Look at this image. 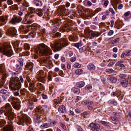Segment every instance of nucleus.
<instances>
[{"instance_id": "nucleus-58", "label": "nucleus", "mask_w": 131, "mask_h": 131, "mask_svg": "<svg viewBox=\"0 0 131 131\" xmlns=\"http://www.w3.org/2000/svg\"><path fill=\"white\" fill-rule=\"evenodd\" d=\"M41 95L42 97V98L43 99H46L48 98V96L47 95L45 94H42Z\"/></svg>"}, {"instance_id": "nucleus-27", "label": "nucleus", "mask_w": 131, "mask_h": 131, "mask_svg": "<svg viewBox=\"0 0 131 131\" xmlns=\"http://www.w3.org/2000/svg\"><path fill=\"white\" fill-rule=\"evenodd\" d=\"M128 82L127 80L125 79L122 80L121 84L124 87H126L127 85Z\"/></svg>"}, {"instance_id": "nucleus-18", "label": "nucleus", "mask_w": 131, "mask_h": 131, "mask_svg": "<svg viewBox=\"0 0 131 131\" xmlns=\"http://www.w3.org/2000/svg\"><path fill=\"white\" fill-rule=\"evenodd\" d=\"M89 35L90 39H93L95 37H97L100 35L94 31H91L89 32Z\"/></svg>"}, {"instance_id": "nucleus-10", "label": "nucleus", "mask_w": 131, "mask_h": 131, "mask_svg": "<svg viewBox=\"0 0 131 131\" xmlns=\"http://www.w3.org/2000/svg\"><path fill=\"white\" fill-rule=\"evenodd\" d=\"M19 40H17L14 41L13 43H12V45L14 47V49L17 53L21 51L22 49L21 45H23V43H21L20 46H19Z\"/></svg>"}, {"instance_id": "nucleus-28", "label": "nucleus", "mask_w": 131, "mask_h": 131, "mask_svg": "<svg viewBox=\"0 0 131 131\" xmlns=\"http://www.w3.org/2000/svg\"><path fill=\"white\" fill-rule=\"evenodd\" d=\"M84 82L83 81H81L77 82L76 84V85L78 87L82 88L84 85Z\"/></svg>"}, {"instance_id": "nucleus-48", "label": "nucleus", "mask_w": 131, "mask_h": 131, "mask_svg": "<svg viewBox=\"0 0 131 131\" xmlns=\"http://www.w3.org/2000/svg\"><path fill=\"white\" fill-rule=\"evenodd\" d=\"M60 125L64 130H66L67 128L64 124L61 123H60Z\"/></svg>"}, {"instance_id": "nucleus-14", "label": "nucleus", "mask_w": 131, "mask_h": 131, "mask_svg": "<svg viewBox=\"0 0 131 131\" xmlns=\"http://www.w3.org/2000/svg\"><path fill=\"white\" fill-rule=\"evenodd\" d=\"M8 20V16L7 15L0 17V26L4 25L6 24Z\"/></svg>"}, {"instance_id": "nucleus-44", "label": "nucleus", "mask_w": 131, "mask_h": 131, "mask_svg": "<svg viewBox=\"0 0 131 131\" xmlns=\"http://www.w3.org/2000/svg\"><path fill=\"white\" fill-rule=\"evenodd\" d=\"M89 113L90 112H87L85 111L81 113V114L82 116H83L85 118V116L88 115Z\"/></svg>"}, {"instance_id": "nucleus-33", "label": "nucleus", "mask_w": 131, "mask_h": 131, "mask_svg": "<svg viewBox=\"0 0 131 131\" xmlns=\"http://www.w3.org/2000/svg\"><path fill=\"white\" fill-rule=\"evenodd\" d=\"M33 3L35 5L37 6H41L42 4L41 1L38 0L34 1Z\"/></svg>"}, {"instance_id": "nucleus-50", "label": "nucleus", "mask_w": 131, "mask_h": 131, "mask_svg": "<svg viewBox=\"0 0 131 131\" xmlns=\"http://www.w3.org/2000/svg\"><path fill=\"white\" fill-rule=\"evenodd\" d=\"M73 66L75 68H80L81 67V65L78 63H76L73 65Z\"/></svg>"}, {"instance_id": "nucleus-57", "label": "nucleus", "mask_w": 131, "mask_h": 131, "mask_svg": "<svg viewBox=\"0 0 131 131\" xmlns=\"http://www.w3.org/2000/svg\"><path fill=\"white\" fill-rule=\"evenodd\" d=\"M76 58L75 57H73L71 58L70 59V61L71 62H74L76 60Z\"/></svg>"}, {"instance_id": "nucleus-15", "label": "nucleus", "mask_w": 131, "mask_h": 131, "mask_svg": "<svg viewBox=\"0 0 131 131\" xmlns=\"http://www.w3.org/2000/svg\"><path fill=\"white\" fill-rule=\"evenodd\" d=\"M34 64L32 62H29L27 63L25 66V69L26 70H29L31 72H32V68Z\"/></svg>"}, {"instance_id": "nucleus-30", "label": "nucleus", "mask_w": 131, "mask_h": 131, "mask_svg": "<svg viewBox=\"0 0 131 131\" xmlns=\"http://www.w3.org/2000/svg\"><path fill=\"white\" fill-rule=\"evenodd\" d=\"M33 21L31 20H27L26 18H25L23 20L22 22L23 24H31Z\"/></svg>"}, {"instance_id": "nucleus-16", "label": "nucleus", "mask_w": 131, "mask_h": 131, "mask_svg": "<svg viewBox=\"0 0 131 131\" xmlns=\"http://www.w3.org/2000/svg\"><path fill=\"white\" fill-rule=\"evenodd\" d=\"M37 29L36 30V32L39 34V35L41 36L43 34H44L45 31V29L43 28H42L41 27H39L37 28Z\"/></svg>"}, {"instance_id": "nucleus-11", "label": "nucleus", "mask_w": 131, "mask_h": 131, "mask_svg": "<svg viewBox=\"0 0 131 131\" xmlns=\"http://www.w3.org/2000/svg\"><path fill=\"white\" fill-rule=\"evenodd\" d=\"M7 35L16 37L17 35V31L14 27H11L8 29L6 32Z\"/></svg>"}, {"instance_id": "nucleus-56", "label": "nucleus", "mask_w": 131, "mask_h": 131, "mask_svg": "<svg viewBox=\"0 0 131 131\" xmlns=\"http://www.w3.org/2000/svg\"><path fill=\"white\" fill-rule=\"evenodd\" d=\"M104 1V4L105 6H107L109 2L108 0H103Z\"/></svg>"}, {"instance_id": "nucleus-2", "label": "nucleus", "mask_w": 131, "mask_h": 131, "mask_svg": "<svg viewBox=\"0 0 131 131\" xmlns=\"http://www.w3.org/2000/svg\"><path fill=\"white\" fill-rule=\"evenodd\" d=\"M35 52L41 56H49L52 54V51L50 48L45 44L40 45L34 49Z\"/></svg>"}, {"instance_id": "nucleus-13", "label": "nucleus", "mask_w": 131, "mask_h": 131, "mask_svg": "<svg viewBox=\"0 0 131 131\" xmlns=\"http://www.w3.org/2000/svg\"><path fill=\"white\" fill-rule=\"evenodd\" d=\"M90 126L92 128L91 130L94 131H100V126L97 124L92 123L90 125Z\"/></svg>"}, {"instance_id": "nucleus-54", "label": "nucleus", "mask_w": 131, "mask_h": 131, "mask_svg": "<svg viewBox=\"0 0 131 131\" xmlns=\"http://www.w3.org/2000/svg\"><path fill=\"white\" fill-rule=\"evenodd\" d=\"M16 20L17 23H18L21 21L22 19L21 18L16 17Z\"/></svg>"}, {"instance_id": "nucleus-52", "label": "nucleus", "mask_w": 131, "mask_h": 131, "mask_svg": "<svg viewBox=\"0 0 131 131\" xmlns=\"http://www.w3.org/2000/svg\"><path fill=\"white\" fill-rule=\"evenodd\" d=\"M19 79L20 80L19 81L20 82V81L22 83H23L24 82V80L25 78L24 77L23 78L22 76H19ZM18 81H19V80Z\"/></svg>"}, {"instance_id": "nucleus-46", "label": "nucleus", "mask_w": 131, "mask_h": 131, "mask_svg": "<svg viewBox=\"0 0 131 131\" xmlns=\"http://www.w3.org/2000/svg\"><path fill=\"white\" fill-rule=\"evenodd\" d=\"M106 71L109 73H114L115 71L112 69H107L106 70Z\"/></svg>"}, {"instance_id": "nucleus-4", "label": "nucleus", "mask_w": 131, "mask_h": 131, "mask_svg": "<svg viewBox=\"0 0 131 131\" xmlns=\"http://www.w3.org/2000/svg\"><path fill=\"white\" fill-rule=\"evenodd\" d=\"M0 51L4 55L8 57H11L13 53L9 44H3L0 43Z\"/></svg>"}, {"instance_id": "nucleus-45", "label": "nucleus", "mask_w": 131, "mask_h": 131, "mask_svg": "<svg viewBox=\"0 0 131 131\" xmlns=\"http://www.w3.org/2000/svg\"><path fill=\"white\" fill-rule=\"evenodd\" d=\"M61 34L59 32H58L55 34L53 35L54 38H57L58 37L61 36Z\"/></svg>"}, {"instance_id": "nucleus-59", "label": "nucleus", "mask_w": 131, "mask_h": 131, "mask_svg": "<svg viewBox=\"0 0 131 131\" xmlns=\"http://www.w3.org/2000/svg\"><path fill=\"white\" fill-rule=\"evenodd\" d=\"M73 54V52L71 51H69L67 53V54L70 57L72 56Z\"/></svg>"}, {"instance_id": "nucleus-63", "label": "nucleus", "mask_w": 131, "mask_h": 131, "mask_svg": "<svg viewBox=\"0 0 131 131\" xmlns=\"http://www.w3.org/2000/svg\"><path fill=\"white\" fill-rule=\"evenodd\" d=\"M13 93L14 96H17L19 94V93L18 91L14 92Z\"/></svg>"}, {"instance_id": "nucleus-3", "label": "nucleus", "mask_w": 131, "mask_h": 131, "mask_svg": "<svg viewBox=\"0 0 131 131\" xmlns=\"http://www.w3.org/2000/svg\"><path fill=\"white\" fill-rule=\"evenodd\" d=\"M68 45V40L66 38H62L60 39L58 41L54 43V44H51L50 46L52 49H53L54 52L60 51L62 47L66 46Z\"/></svg>"}, {"instance_id": "nucleus-19", "label": "nucleus", "mask_w": 131, "mask_h": 131, "mask_svg": "<svg viewBox=\"0 0 131 131\" xmlns=\"http://www.w3.org/2000/svg\"><path fill=\"white\" fill-rule=\"evenodd\" d=\"M40 75V77L41 80L45 81V79L46 76V73L43 70H40L39 71Z\"/></svg>"}, {"instance_id": "nucleus-43", "label": "nucleus", "mask_w": 131, "mask_h": 131, "mask_svg": "<svg viewBox=\"0 0 131 131\" xmlns=\"http://www.w3.org/2000/svg\"><path fill=\"white\" fill-rule=\"evenodd\" d=\"M0 93H1L4 94H8V93L7 91L5 89H2L0 91Z\"/></svg>"}, {"instance_id": "nucleus-22", "label": "nucleus", "mask_w": 131, "mask_h": 131, "mask_svg": "<svg viewBox=\"0 0 131 131\" xmlns=\"http://www.w3.org/2000/svg\"><path fill=\"white\" fill-rule=\"evenodd\" d=\"M108 80H109L110 82L112 83H114L116 82L117 81L116 78L111 75L108 77L107 78Z\"/></svg>"}, {"instance_id": "nucleus-17", "label": "nucleus", "mask_w": 131, "mask_h": 131, "mask_svg": "<svg viewBox=\"0 0 131 131\" xmlns=\"http://www.w3.org/2000/svg\"><path fill=\"white\" fill-rule=\"evenodd\" d=\"M3 128V131H12L13 127L11 125H7L4 126Z\"/></svg>"}, {"instance_id": "nucleus-7", "label": "nucleus", "mask_w": 131, "mask_h": 131, "mask_svg": "<svg viewBox=\"0 0 131 131\" xmlns=\"http://www.w3.org/2000/svg\"><path fill=\"white\" fill-rule=\"evenodd\" d=\"M7 74L4 69V67L3 64L0 65V88L3 85L4 82L1 80L2 79L4 80L7 77Z\"/></svg>"}, {"instance_id": "nucleus-24", "label": "nucleus", "mask_w": 131, "mask_h": 131, "mask_svg": "<svg viewBox=\"0 0 131 131\" xmlns=\"http://www.w3.org/2000/svg\"><path fill=\"white\" fill-rule=\"evenodd\" d=\"M13 106V108L17 110H18L20 109V105L17 103L14 102Z\"/></svg>"}, {"instance_id": "nucleus-32", "label": "nucleus", "mask_w": 131, "mask_h": 131, "mask_svg": "<svg viewBox=\"0 0 131 131\" xmlns=\"http://www.w3.org/2000/svg\"><path fill=\"white\" fill-rule=\"evenodd\" d=\"M37 85L38 88L40 89L41 90H45L43 85L41 83H38Z\"/></svg>"}, {"instance_id": "nucleus-49", "label": "nucleus", "mask_w": 131, "mask_h": 131, "mask_svg": "<svg viewBox=\"0 0 131 131\" xmlns=\"http://www.w3.org/2000/svg\"><path fill=\"white\" fill-rule=\"evenodd\" d=\"M126 75L124 74H121L119 75V77L122 79L124 80L126 79L125 78L126 77Z\"/></svg>"}, {"instance_id": "nucleus-37", "label": "nucleus", "mask_w": 131, "mask_h": 131, "mask_svg": "<svg viewBox=\"0 0 131 131\" xmlns=\"http://www.w3.org/2000/svg\"><path fill=\"white\" fill-rule=\"evenodd\" d=\"M83 71V70L82 69H79L76 70L75 72L77 74L80 75L82 73Z\"/></svg>"}, {"instance_id": "nucleus-5", "label": "nucleus", "mask_w": 131, "mask_h": 131, "mask_svg": "<svg viewBox=\"0 0 131 131\" xmlns=\"http://www.w3.org/2000/svg\"><path fill=\"white\" fill-rule=\"evenodd\" d=\"M3 106L6 109L4 111L5 115L7 117L9 120L10 121L13 120L15 114L12 111V108L10 104L7 103Z\"/></svg>"}, {"instance_id": "nucleus-42", "label": "nucleus", "mask_w": 131, "mask_h": 131, "mask_svg": "<svg viewBox=\"0 0 131 131\" xmlns=\"http://www.w3.org/2000/svg\"><path fill=\"white\" fill-rule=\"evenodd\" d=\"M87 49V47L86 46H83V47L79 49L80 51L82 52L86 50Z\"/></svg>"}, {"instance_id": "nucleus-21", "label": "nucleus", "mask_w": 131, "mask_h": 131, "mask_svg": "<svg viewBox=\"0 0 131 131\" xmlns=\"http://www.w3.org/2000/svg\"><path fill=\"white\" fill-rule=\"evenodd\" d=\"M29 90L31 92H33L36 90V88L35 86L33 83H30L29 84Z\"/></svg>"}, {"instance_id": "nucleus-34", "label": "nucleus", "mask_w": 131, "mask_h": 131, "mask_svg": "<svg viewBox=\"0 0 131 131\" xmlns=\"http://www.w3.org/2000/svg\"><path fill=\"white\" fill-rule=\"evenodd\" d=\"M72 91L74 93L79 94L80 93L79 89L77 87H73L72 89Z\"/></svg>"}, {"instance_id": "nucleus-53", "label": "nucleus", "mask_w": 131, "mask_h": 131, "mask_svg": "<svg viewBox=\"0 0 131 131\" xmlns=\"http://www.w3.org/2000/svg\"><path fill=\"white\" fill-rule=\"evenodd\" d=\"M69 40L71 41H75L74 40V36L73 35H70L69 37Z\"/></svg>"}, {"instance_id": "nucleus-61", "label": "nucleus", "mask_w": 131, "mask_h": 131, "mask_svg": "<svg viewBox=\"0 0 131 131\" xmlns=\"http://www.w3.org/2000/svg\"><path fill=\"white\" fill-rule=\"evenodd\" d=\"M7 2L8 4L10 5H11L13 3V2L12 0H8Z\"/></svg>"}, {"instance_id": "nucleus-55", "label": "nucleus", "mask_w": 131, "mask_h": 131, "mask_svg": "<svg viewBox=\"0 0 131 131\" xmlns=\"http://www.w3.org/2000/svg\"><path fill=\"white\" fill-rule=\"evenodd\" d=\"M101 123L103 124L105 126H108V123L103 121H101Z\"/></svg>"}, {"instance_id": "nucleus-29", "label": "nucleus", "mask_w": 131, "mask_h": 131, "mask_svg": "<svg viewBox=\"0 0 131 131\" xmlns=\"http://www.w3.org/2000/svg\"><path fill=\"white\" fill-rule=\"evenodd\" d=\"M50 127L49 124L48 123H44L42 124L40 126V128L41 129H45L48 128Z\"/></svg>"}, {"instance_id": "nucleus-23", "label": "nucleus", "mask_w": 131, "mask_h": 131, "mask_svg": "<svg viewBox=\"0 0 131 131\" xmlns=\"http://www.w3.org/2000/svg\"><path fill=\"white\" fill-rule=\"evenodd\" d=\"M66 109L65 106L64 105H61L59 107L58 111L60 113H64L66 112Z\"/></svg>"}, {"instance_id": "nucleus-38", "label": "nucleus", "mask_w": 131, "mask_h": 131, "mask_svg": "<svg viewBox=\"0 0 131 131\" xmlns=\"http://www.w3.org/2000/svg\"><path fill=\"white\" fill-rule=\"evenodd\" d=\"M15 16L13 17L11 20L9 22L10 23H12L13 24H14L17 23Z\"/></svg>"}, {"instance_id": "nucleus-47", "label": "nucleus", "mask_w": 131, "mask_h": 131, "mask_svg": "<svg viewBox=\"0 0 131 131\" xmlns=\"http://www.w3.org/2000/svg\"><path fill=\"white\" fill-rule=\"evenodd\" d=\"M26 91L25 89H21L20 91V94L23 95H25V92Z\"/></svg>"}, {"instance_id": "nucleus-26", "label": "nucleus", "mask_w": 131, "mask_h": 131, "mask_svg": "<svg viewBox=\"0 0 131 131\" xmlns=\"http://www.w3.org/2000/svg\"><path fill=\"white\" fill-rule=\"evenodd\" d=\"M88 69L90 70H94L95 69V67L94 65L92 63H90L87 66Z\"/></svg>"}, {"instance_id": "nucleus-8", "label": "nucleus", "mask_w": 131, "mask_h": 131, "mask_svg": "<svg viewBox=\"0 0 131 131\" xmlns=\"http://www.w3.org/2000/svg\"><path fill=\"white\" fill-rule=\"evenodd\" d=\"M46 109V108L44 106L39 107L36 108V111L38 113L37 114V116L34 117V120L37 123L39 122L40 120V116H41L40 114H42L45 111Z\"/></svg>"}, {"instance_id": "nucleus-64", "label": "nucleus", "mask_w": 131, "mask_h": 131, "mask_svg": "<svg viewBox=\"0 0 131 131\" xmlns=\"http://www.w3.org/2000/svg\"><path fill=\"white\" fill-rule=\"evenodd\" d=\"M113 31L112 30H111L108 32V35L109 36H111L113 34Z\"/></svg>"}, {"instance_id": "nucleus-31", "label": "nucleus", "mask_w": 131, "mask_h": 131, "mask_svg": "<svg viewBox=\"0 0 131 131\" xmlns=\"http://www.w3.org/2000/svg\"><path fill=\"white\" fill-rule=\"evenodd\" d=\"M36 32H30L27 35L28 37L29 38H33L34 37L35 35H36Z\"/></svg>"}, {"instance_id": "nucleus-25", "label": "nucleus", "mask_w": 131, "mask_h": 131, "mask_svg": "<svg viewBox=\"0 0 131 131\" xmlns=\"http://www.w3.org/2000/svg\"><path fill=\"white\" fill-rule=\"evenodd\" d=\"M20 30L21 31L26 33L27 32L28 30V27H25L23 26H21L20 27Z\"/></svg>"}, {"instance_id": "nucleus-60", "label": "nucleus", "mask_w": 131, "mask_h": 131, "mask_svg": "<svg viewBox=\"0 0 131 131\" xmlns=\"http://www.w3.org/2000/svg\"><path fill=\"white\" fill-rule=\"evenodd\" d=\"M123 60H120V61H118L116 64L115 65L118 66L119 64H122V63H123Z\"/></svg>"}, {"instance_id": "nucleus-62", "label": "nucleus", "mask_w": 131, "mask_h": 131, "mask_svg": "<svg viewBox=\"0 0 131 131\" xmlns=\"http://www.w3.org/2000/svg\"><path fill=\"white\" fill-rule=\"evenodd\" d=\"M131 54V50H128L127 52L126 56H129Z\"/></svg>"}, {"instance_id": "nucleus-40", "label": "nucleus", "mask_w": 131, "mask_h": 131, "mask_svg": "<svg viewBox=\"0 0 131 131\" xmlns=\"http://www.w3.org/2000/svg\"><path fill=\"white\" fill-rule=\"evenodd\" d=\"M120 40V39L119 38H117L115 39L112 41L111 42V44H112L115 43H117L119 42Z\"/></svg>"}, {"instance_id": "nucleus-6", "label": "nucleus", "mask_w": 131, "mask_h": 131, "mask_svg": "<svg viewBox=\"0 0 131 131\" xmlns=\"http://www.w3.org/2000/svg\"><path fill=\"white\" fill-rule=\"evenodd\" d=\"M17 78H12L9 83V87L13 90H19L21 88V84Z\"/></svg>"}, {"instance_id": "nucleus-9", "label": "nucleus", "mask_w": 131, "mask_h": 131, "mask_svg": "<svg viewBox=\"0 0 131 131\" xmlns=\"http://www.w3.org/2000/svg\"><path fill=\"white\" fill-rule=\"evenodd\" d=\"M17 124L19 125H22L25 123L30 124L31 123L30 119V118L25 114H23L18 118Z\"/></svg>"}, {"instance_id": "nucleus-36", "label": "nucleus", "mask_w": 131, "mask_h": 131, "mask_svg": "<svg viewBox=\"0 0 131 131\" xmlns=\"http://www.w3.org/2000/svg\"><path fill=\"white\" fill-rule=\"evenodd\" d=\"M6 123V122L5 120L3 119L0 120V127H3Z\"/></svg>"}, {"instance_id": "nucleus-12", "label": "nucleus", "mask_w": 131, "mask_h": 131, "mask_svg": "<svg viewBox=\"0 0 131 131\" xmlns=\"http://www.w3.org/2000/svg\"><path fill=\"white\" fill-rule=\"evenodd\" d=\"M23 60L22 59H19L18 62L20 64V66L18 64L16 65L15 69L16 72H19L21 70L22 67L23 66Z\"/></svg>"}, {"instance_id": "nucleus-39", "label": "nucleus", "mask_w": 131, "mask_h": 131, "mask_svg": "<svg viewBox=\"0 0 131 131\" xmlns=\"http://www.w3.org/2000/svg\"><path fill=\"white\" fill-rule=\"evenodd\" d=\"M28 107L31 110H32L34 108V104L32 102H30L28 104Z\"/></svg>"}, {"instance_id": "nucleus-41", "label": "nucleus", "mask_w": 131, "mask_h": 131, "mask_svg": "<svg viewBox=\"0 0 131 131\" xmlns=\"http://www.w3.org/2000/svg\"><path fill=\"white\" fill-rule=\"evenodd\" d=\"M23 6L26 7H28L29 6V4L27 1L24 0L23 1Z\"/></svg>"}, {"instance_id": "nucleus-51", "label": "nucleus", "mask_w": 131, "mask_h": 131, "mask_svg": "<svg viewBox=\"0 0 131 131\" xmlns=\"http://www.w3.org/2000/svg\"><path fill=\"white\" fill-rule=\"evenodd\" d=\"M109 11L111 12L112 14V16H114L115 14V12L114 11L113 8H110L109 9Z\"/></svg>"}, {"instance_id": "nucleus-1", "label": "nucleus", "mask_w": 131, "mask_h": 131, "mask_svg": "<svg viewBox=\"0 0 131 131\" xmlns=\"http://www.w3.org/2000/svg\"><path fill=\"white\" fill-rule=\"evenodd\" d=\"M70 12V11L68 9H67L62 10L61 13L60 15L64 16V17H63L62 18L64 19V20H67V21H65L64 23V27L62 29V31H63L68 32L73 30V29L72 27V26L70 24V23H71V21L68 20L66 16V15L69 14Z\"/></svg>"}, {"instance_id": "nucleus-20", "label": "nucleus", "mask_w": 131, "mask_h": 131, "mask_svg": "<svg viewBox=\"0 0 131 131\" xmlns=\"http://www.w3.org/2000/svg\"><path fill=\"white\" fill-rule=\"evenodd\" d=\"M34 12L39 16H42L43 14V10L41 9H37L35 10Z\"/></svg>"}, {"instance_id": "nucleus-35", "label": "nucleus", "mask_w": 131, "mask_h": 131, "mask_svg": "<svg viewBox=\"0 0 131 131\" xmlns=\"http://www.w3.org/2000/svg\"><path fill=\"white\" fill-rule=\"evenodd\" d=\"M23 45H21L22 48L26 50H29L30 49V46L28 44L23 43Z\"/></svg>"}]
</instances>
